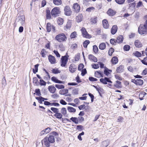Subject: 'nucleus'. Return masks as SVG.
Masks as SVG:
<instances>
[{
    "label": "nucleus",
    "mask_w": 147,
    "mask_h": 147,
    "mask_svg": "<svg viewBox=\"0 0 147 147\" xmlns=\"http://www.w3.org/2000/svg\"><path fill=\"white\" fill-rule=\"evenodd\" d=\"M93 47L94 52L95 53L97 52L98 51V49L96 45H94L93 46Z\"/></svg>",
    "instance_id": "55"
},
{
    "label": "nucleus",
    "mask_w": 147,
    "mask_h": 147,
    "mask_svg": "<svg viewBox=\"0 0 147 147\" xmlns=\"http://www.w3.org/2000/svg\"><path fill=\"white\" fill-rule=\"evenodd\" d=\"M133 82L138 85H142L143 83V80L140 79H137L134 80Z\"/></svg>",
    "instance_id": "15"
},
{
    "label": "nucleus",
    "mask_w": 147,
    "mask_h": 147,
    "mask_svg": "<svg viewBox=\"0 0 147 147\" xmlns=\"http://www.w3.org/2000/svg\"><path fill=\"white\" fill-rule=\"evenodd\" d=\"M110 43L113 45H115L116 43H117L116 40L112 38L110 40Z\"/></svg>",
    "instance_id": "53"
},
{
    "label": "nucleus",
    "mask_w": 147,
    "mask_h": 147,
    "mask_svg": "<svg viewBox=\"0 0 147 147\" xmlns=\"http://www.w3.org/2000/svg\"><path fill=\"white\" fill-rule=\"evenodd\" d=\"M53 3L55 5H61L62 2L61 0H53Z\"/></svg>",
    "instance_id": "26"
},
{
    "label": "nucleus",
    "mask_w": 147,
    "mask_h": 147,
    "mask_svg": "<svg viewBox=\"0 0 147 147\" xmlns=\"http://www.w3.org/2000/svg\"><path fill=\"white\" fill-rule=\"evenodd\" d=\"M61 112L64 115H66L67 113L66 109L64 107L62 108L61 110Z\"/></svg>",
    "instance_id": "39"
},
{
    "label": "nucleus",
    "mask_w": 147,
    "mask_h": 147,
    "mask_svg": "<svg viewBox=\"0 0 147 147\" xmlns=\"http://www.w3.org/2000/svg\"><path fill=\"white\" fill-rule=\"evenodd\" d=\"M46 18L47 19H50L51 18V15L50 13V11L49 10H47L46 11Z\"/></svg>",
    "instance_id": "25"
},
{
    "label": "nucleus",
    "mask_w": 147,
    "mask_h": 147,
    "mask_svg": "<svg viewBox=\"0 0 147 147\" xmlns=\"http://www.w3.org/2000/svg\"><path fill=\"white\" fill-rule=\"evenodd\" d=\"M54 116L55 117H56L57 118L59 119H61L63 117V115L62 114H61L60 113H55L54 115Z\"/></svg>",
    "instance_id": "30"
},
{
    "label": "nucleus",
    "mask_w": 147,
    "mask_h": 147,
    "mask_svg": "<svg viewBox=\"0 0 147 147\" xmlns=\"http://www.w3.org/2000/svg\"><path fill=\"white\" fill-rule=\"evenodd\" d=\"M86 69H83L82 71L81 75L82 76H84L86 73Z\"/></svg>",
    "instance_id": "64"
},
{
    "label": "nucleus",
    "mask_w": 147,
    "mask_h": 147,
    "mask_svg": "<svg viewBox=\"0 0 147 147\" xmlns=\"http://www.w3.org/2000/svg\"><path fill=\"white\" fill-rule=\"evenodd\" d=\"M117 27L116 25H115L113 26L111 30V33L112 34H114L117 32Z\"/></svg>",
    "instance_id": "18"
},
{
    "label": "nucleus",
    "mask_w": 147,
    "mask_h": 147,
    "mask_svg": "<svg viewBox=\"0 0 147 147\" xmlns=\"http://www.w3.org/2000/svg\"><path fill=\"white\" fill-rule=\"evenodd\" d=\"M52 28L53 32L55 31V27L53 26H51L50 23H48L47 25V29L48 32H50Z\"/></svg>",
    "instance_id": "10"
},
{
    "label": "nucleus",
    "mask_w": 147,
    "mask_h": 147,
    "mask_svg": "<svg viewBox=\"0 0 147 147\" xmlns=\"http://www.w3.org/2000/svg\"><path fill=\"white\" fill-rule=\"evenodd\" d=\"M118 62V59L117 57L116 56L113 57H112L111 62L113 64H116Z\"/></svg>",
    "instance_id": "23"
},
{
    "label": "nucleus",
    "mask_w": 147,
    "mask_h": 147,
    "mask_svg": "<svg viewBox=\"0 0 147 147\" xmlns=\"http://www.w3.org/2000/svg\"><path fill=\"white\" fill-rule=\"evenodd\" d=\"M90 42L89 40H86L84 41L83 43V46L85 48L87 47L89 43Z\"/></svg>",
    "instance_id": "49"
},
{
    "label": "nucleus",
    "mask_w": 147,
    "mask_h": 147,
    "mask_svg": "<svg viewBox=\"0 0 147 147\" xmlns=\"http://www.w3.org/2000/svg\"><path fill=\"white\" fill-rule=\"evenodd\" d=\"M134 55L137 57H140L142 56L141 53L138 51H136L133 53Z\"/></svg>",
    "instance_id": "37"
},
{
    "label": "nucleus",
    "mask_w": 147,
    "mask_h": 147,
    "mask_svg": "<svg viewBox=\"0 0 147 147\" xmlns=\"http://www.w3.org/2000/svg\"><path fill=\"white\" fill-rule=\"evenodd\" d=\"M76 32L75 31L73 32L70 35V37L71 38H75L76 36Z\"/></svg>",
    "instance_id": "43"
},
{
    "label": "nucleus",
    "mask_w": 147,
    "mask_h": 147,
    "mask_svg": "<svg viewBox=\"0 0 147 147\" xmlns=\"http://www.w3.org/2000/svg\"><path fill=\"white\" fill-rule=\"evenodd\" d=\"M78 90L76 89H74L72 91V94L74 95H76L78 94Z\"/></svg>",
    "instance_id": "61"
},
{
    "label": "nucleus",
    "mask_w": 147,
    "mask_h": 147,
    "mask_svg": "<svg viewBox=\"0 0 147 147\" xmlns=\"http://www.w3.org/2000/svg\"><path fill=\"white\" fill-rule=\"evenodd\" d=\"M114 50L112 48H111L109 50L108 53L109 55H112V53L114 52Z\"/></svg>",
    "instance_id": "46"
},
{
    "label": "nucleus",
    "mask_w": 147,
    "mask_h": 147,
    "mask_svg": "<svg viewBox=\"0 0 147 147\" xmlns=\"http://www.w3.org/2000/svg\"><path fill=\"white\" fill-rule=\"evenodd\" d=\"M58 135L57 133L53 131L50 133L49 137L45 138L43 140L44 144L47 147L50 146V143H53L55 142V138L57 137Z\"/></svg>",
    "instance_id": "1"
},
{
    "label": "nucleus",
    "mask_w": 147,
    "mask_h": 147,
    "mask_svg": "<svg viewBox=\"0 0 147 147\" xmlns=\"http://www.w3.org/2000/svg\"><path fill=\"white\" fill-rule=\"evenodd\" d=\"M91 22L92 24H94L96 23L97 22V18L94 17L91 18Z\"/></svg>",
    "instance_id": "34"
},
{
    "label": "nucleus",
    "mask_w": 147,
    "mask_h": 147,
    "mask_svg": "<svg viewBox=\"0 0 147 147\" xmlns=\"http://www.w3.org/2000/svg\"><path fill=\"white\" fill-rule=\"evenodd\" d=\"M92 68L94 69H97L99 68V65L98 64L93 63L92 64Z\"/></svg>",
    "instance_id": "45"
},
{
    "label": "nucleus",
    "mask_w": 147,
    "mask_h": 147,
    "mask_svg": "<svg viewBox=\"0 0 147 147\" xmlns=\"http://www.w3.org/2000/svg\"><path fill=\"white\" fill-rule=\"evenodd\" d=\"M71 23L69 21L67 22L65 26L67 30L71 28Z\"/></svg>",
    "instance_id": "41"
},
{
    "label": "nucleus",
    "mask_w": 147,
    "mask_h": 147,
    "mask_svg": "<svg viewBox=\"0 0 147 147\" xmlns=\"http://www.w3.org/2000/svg\"><path fill=\"white\" fill-rule=\"evenodd\" d=\"M2 84L3 86H5L6 84V81L5 77H4L2 80Z\"/></svg>",
    "instance_id": "59"
},
{
    "label": "nucleus",
    "mask_w": 147,
    "mask_h": 147,
    "mask_svg": "<svg viewBox=\"0 0 147 147\" xmlns=\"http://www.w3.org/2000/svg\"><path fill=\"white\" fill-rule=\"evenodd\" d=\"M94 8L93 7H90L87 8L86 9V11L88 12H91L92 10H94Z\"/></svg>",
    "instance_id": "57"
},
{
    "label": "nucleus",
    "mask_w": 147,
    "mask_h": 147,
    "mask_svg": "<svg viewBox=\"0 0 147 147\" xmlns=\"http://www.w3.org/2000/svg\"><path fill=\"white\" fill-rule=\"evenodd\" d=\"M18 22L22 25H23L25 23V18L24 15H22L18 17Z\"/></svg>",
    "instance_id": "6"
},
{
    "label": "nucleus",
    "mask_w": 147,
    "mask_h": 147,
    "mask_svg": "<svg viewBox=\"0 0 147 147\" xmlns=\"http://www.w3.org/2000/svg\"><path fill=\"white\" fill-rule=\"evenodd\" d=\"M142 63L143 64L147 65V57H145L143 60L141 61Z\"/></svg>",
    "instance_id": "48"
},
{
    "label": "nucleus",
    "mask_w": 147,
    "mask_h": 147,
    "mask_svg": "<svg viewBox=\"0 0 147 147\" xmlns=\"http://www.w3.org/2000/svg\"><path fill=\"white\" fill-rule=\"evenodd\" d=\"M139 33L141 35L146 34L147 33V30L143 26V24H141L138 29Z\"/></svg>",
    "instance_id": "3"
},
{
    "label": "nucleus",
    "mask_w": 147,
    "mask_h": 147,
    "mask_svg": "<svg viewBox=\"0 0 147 147\" xmlns=\"http://www.w3.org/2000/svg\"><path fill=\"white\" fill-rule=\"evenodd\" d=\"M73 7L74 9V11L77 12H79L80 10V6L77 3H74L73 5Z\"/></svg>",
    "instance_id": "13"
},
{
    "label": "nucleus",
    "mask_w": 147,
    "mask_h": 147,
    "mask_svg": "<svg viewBox=\"0 0 147 147\" xmlns=\"http://www.w3.org/2000/svg\"><path fill=\"white\" fill-rule=\"evenodd\" d=\"M55 39L59 42H61L65 41L67 39V37L64 34L61 33L57 35L55 37Z\"/></svg>",
    "instance_id": "2"
},
{
    "label": "nucleus",
    "mask_w": 147,
    "mask_h": 147,
    "mask_svg": "<svg viewBox=\"0 0 147 147\" xmlns=\"http://www.w3.org/2000/svg\"><path fill=\"white\" fill-rule=\"evenodd\" d=\"M67 89H62L60 90L59 93L61 95H65L68 93Z\"/></svg>",
    "instance_id": "28"
},
{
    "label": "nucleus",
    "mask_w": 147,
    "mask_h": 147,
    "mask_svg": "<svg viewBox=\"0 0 147 147\" xmlns=\"http://www.w3.org/2000/svg\"><path fill=\"white\" fill-rule=\"evenodd\" d=\"M89 80L90 81L92 82L96 81L97 80V79L96 78H94L93 77H89Z\"/></svg>",
    "instance_id": "62"
},
{
    "label": "nucleus",
    "mask_w": 147,
    "mask_h": 147,
    "mask_svg": "<svg viewBox=\"0 0 147 147\" xmlns=\"http://www.w3.org/2000/svg\"><path fill=\"white\" fill-rule=\"evenodd\" d=\"M51 71L52 73L54 74H57L60 73L61 72V71L60 70L57 68L53 69L51 70Z\"/></svg>",
    "instance_id": "35"
},
{
    "label": "nucleus",
    "mask_w": 147,
    "mask_h": 147,
    "mask_svg": "<svg viewBox=\"0 0 147 147\" xmlns=\"http://www.w3.org/2000/svg\"><path fill=\"white\" fill-rule=\"evenodd\" d=\"M48 89L49 91L52 93H54L56 90V88L52 85L49 86L48 87Z\"/></svg>",
    "instance_id": "16"
},
{
    "label": "nucleus",
    "mask_w": 147,
    "mask_h": 147,
    "mask_svg": "<svg viewBox=\"0 0 147 147\" xmlns=\"http://www.w3.org/2000/svg\"><path fill=\"white\" fill-rule=\"evenodd\" d=\"M35 92L36 93V94L38 96H40L41 95L39 89H36L35 90Z\"/></svg>",
    "instance_id": "58"
},
{
    "label": "nucleus",
    "mask_w": 147,
    "mask_h": 147,
    "mask_svg": "<svg viewBox=\"0 0 147 147\" xmlns=\"http://www.w3.org/2000/svg\"><path fill=\"white\" fill-rule=\"evenodd\" d=\"M65 14L67 16H70L71 13V11L69 7L66 6L64 8Z\"/></svg>",
    "instance_id": "12"
},
{
    "label": "nucleus",
    "mask_w": 147,
    "mask_h": 147,
    "mask_svg": "<svg viewBox=\"0 0 147 147\" xmlns=\"http://www.w3.org/2000/svg\"><path fill=\"white\" fill-rule=\"evenodd\" d=\"M116 2L119 4H122L125 2V0H115Z\"/></svg>",
    "instance_id": "47"
},
{
    "label": "nucleus",
    "mask_w": 147,
    "mask_h": 147,
    "mask_svg": "<svg viewBox=\"0 0 147 147\" xmlns=\"http://www.w3.org/2000/svg\"><path fill=\"white\" fill-rule=\"evenodd\" d=\"M95 76L96 77L98 78L99 77L101 76H101V74L98 71H96L95 72Z\"/></svg>",
    "instance_id": "52"
},
{
    "label": "nucleus",
    "mask_w": 147,
    "mask_h": 147,
    "mask_svg": "<svg viewBox=\"0 0 147 147\" xmlns=\"http://www.w3.org/2000/svg\"><path fill=\"white\" fill-rule=\"evenodd\" d=\"M83 126L81 125H78L77 126V129H78L79 131H81L82 130Z\"/></svg>",
    "instance_id": "63"
},
{
    "label": "nucleus",
    "mask_w": 147,
    "mask_h": 147,
    "mask_svg": "<svg viewBox=\"0 0 147 147\" xmlns=\"http://www.w3.org/2000/svg\"><path fill=\"white\" fill-rule=\"evenodd\" d=\"M77 67L74 64H71L69 67V71L71 73L74 72L77 69Z\"/></svg>",
    "instance_id": "9"
},
{
    "label": "nucleus",
    "mask_w": 147,
    "mask_h": 147,
    "mask_svg": "<svg viewBox=\"0 0 147 147\" xmlns=\"http://www.w3.org/2000/svg\"><path fill=\"white\" fill-rule=\"evenodd\" d=\"M57 22L59 25H61L63 23V19L61 18H58V20H57Z\"/></svg>",
    "instance_id": "36"
},
{
    "label": "nucleus",
    "mask_w": 147,
    "mask_h": 147,
    "mask_svg": "<svg viewBox=\"0 0 147 147\" xmlns=\"http://www.w3.org/2000/svg\"><path fill=\"white\" fill-rule=\"evenodd\" d=\"M40 84L42 86H45L46 85V82L42 79H40Z\"/></svg>",
    "instance_id": "50"
},
{
    "label": "nucleus",
    "mask_w": 147,
    "mask_h": 147,
    "mask_svg": "<svg viewBox=\"0 0 147 147\" xmlns=\"http://www.w3.org/2000/svg\"><path fill=\"white\" fill-rule=\"evenodd\" d=\"M70 119L76 124H78V119L77 117H72L70 118Z\"/></svg>",
    "instance_id": "32"
},
{
    "label": "nucleus",
    "mask_w": 147,
    "mask_h": 147,
    "mask_svg": "<svg viewBox=\"0 0 147 147\" xmlns=\"http://www.w3.org/2000/svg\"><path fill=\"white\" fill-rule=\"evenodd\" d=\"M51 109L54 113H57L59 112V109L57 108H54V107H51Z\"/></svg>",
    "instance_id": "42"
},
{
    "label": "nucleus",
    "mask_w": 147,
    "mask_h": 147,
    "mask_svg": "<svg viewBox=\"0 0 147 147\" xmlns=\"http://www.w3.org/2000/svg\"><path fill=\"white\" fill-rule=\"evenodd\" d=\"M51 129L50 127H48L42 131V134H43L44 133L47 134L49 133L51 130Z\"/></svg>",
    "instance_id": "27"
},
{
    "label": "nucleus",
    "mask_w": 147,
    "mask_h": 147,
    "mask_svg": "<svg viewBox=\"0 0 147 147\" xmlns=\"http://www.w3.org/2000/svg\"><path fill=\"white\" fill-rule=\"evenodd\" d=\"M100 80L101 82L105 84H107V82L112 83V82L110 80L109 78L107 77H105L104 78H101L100 79Z\"/></svg>",
    "instance_id": "7"
},
{
    "label": "nucleus",
    "mask_w": 147,
    "mask_h": 147,
    "mask_svg": "<svg viewBox=\"0 0 147 147\" xmlns=\"http://www.w3.org/2000/svg\"><path fill=\"white\" fill-rule=\"evenodd\" d=\"M102 24L103 27L105 29H107L109 28V25L108 24V22L107 20L105 19L102 20Z\"/></svg>",
    "instance_id": "14"
},
{
    "label": "nucleus",
    "mask_w": 147,
    "mask_h": 147,
    "mask_svg": "<svg viewBox=\"0 0 147 147\" xmlns=\"http://www.w3.org/2000/svg\"><path fill=\"white\" fill-rule=\"evenodd\" d=\"M135 45L136 47L137 48H140L142 46V43L140 42L139 40H135Z\"/></svg>",
    "instance_id": "21"
},
{
    "label": "nucleus",
    "mask_w": 147,
    "mask_h": 147,
    "mask_svg": "<svg viewBox=\"0 0 147 147\" xmlns=\"http://www.w3.org/2000/svg\"><path fill=\"white\" fill-rule=\"evenodd\" d=\"M78 122H81L84 120V118L82 117H79L78 118Z\"/></svg>",
    "instance_id": "60"
},
{
    "label": "nucleus",
    "mask_w": 147,
    "mask_h": 147,
    "mask_svg": "<svg viewBox=\"0 0 147 147\" xmlns=\"http://www.w3.org/2000/svg\"><path fill=\"white\" fill-rule=\"evenodd\" d=\"M108 14L110 16H113L115 13V11L111 9H109L107 12Z\"/></svg>",
    "instance_id": "29"
},
{
    "label": "nucleus",
    "mask_w": 147,
    "mask_h": 147,
    "mask_svg": "<svg viewBox=\"0 0 147 147\" xmlns=\"http://www.w3.org/2000/svg\"><path fill=\"white\" fill-rule=\"evenodd\" d=\"M106 45L104 43L102 42L99 45V47L101 50H104L106 47Z\"/></svg>",
    "instance_id": "31"
},
{
    "label": "nucleus",
    "mask_w": 147,
    "mask_h": 147,
    "mask_svg": "<svg viewBox=\"0 0 147 147\" xmlns=\"http://www.w3.org/2000/svg\"><path fill=\"white\" fill-rule=\"evenodd\" d=\"M48 59L49 62L51 64H54L56 63L55 57L53 56L49 55L48 56Z\"/></svg>",
    "instance_id": "8"
},
{
    "label": "nucleus",
    "mask_w": 147,
    "mask_h": 147,
    "mask_svg": "<svg viewBox=\"0 0 147 147\" xmlns=\"http://www.w3.org/2000/svg\"><path fill=\"white\" fill-rule=\"evenodd\" d=\"M130 49V47L128 45H125L123 47V49L125 51H128Z\"/></svg>",
    "instance_id": "54"
},
{
    "label": "nucleus",
    "mask_w": 147,
    "mask_h": 147,
    "mask_svg": "<svg viewBox=\"0 0 147 147\" xmlns=\"http://www.w3.org/2000/svg\"><path fill=\"white\" fill-rule=\"evenodd\" d=\"M36 98L38 100H42V101H44V100H47V98H44L42 96H40L39 97H36Z\"/></svg>",
    "instance_id": "51"
},
{
    "label": "nucleus",
    "mask_w": 147,
    "mask_h": 147,
    "mask_svg": "<svg viewBox=\"0 0 147 147\" xmlns=\"http://www.w3.org/2000/svg\"><path fill=\"white\" fill-rule=\"evenodd\" d=\"M39 66V64H37L34 65L35 69H33V72L35 74L38 71V67Z\"/></svg>",
    "instance_id": "38"
},
{
    "label": "nucleus",
    "mask_w": 147,
    "mask_h": 147,
    "mask_svg": "<svg viewBox=\"0 0 147 147\" xmlns=\"http://www.w3.org/2000/svg\"><path fill=\"white\" fill-rule=\"evenodd\" d=\"M51 80L53 82L59 84H63V82L58 80L57 78L55 76H53L51 78Z\"/></svg>",
    "instance_id": "19"
},
{
    "label": "nucleus",
    "mask_w": 147,
    "mask_h": 147,
    "mask_svg": "<svg viewBox=\"0 0 147 147\" xmlns=\"http://www.w3.org/2000/svg\"><path fill=\"white\" fill-rule=\"evenodd\" d=\"M68 56L66 55L62 57L61 58V66L63 67L65 66L68 61Z\"/></svg>",
    "instance_id": "5"
},
{
    "label": "nucleus",
    "mask_w": 147,
    "mask_h": 147,
    "mask_svg": "<svg viewBox=\"0 0 147 147\" xmlns=\"http://www.w3.org/2000/svg\"><path fill=\"white\" fill-rule=\"evenodd\" d=\"M124 66L122 65H120L117 67L116 71L117 73H120L122 72L124 70Z\"/></svg>",
    "instance_id": "17"
},
{
    "label": "nucleus",
    "mask_w": 147,
    "mask_h": 147,
    "mask_svg": "<svg viewBox=\"0 0 147 147\" xmlns=\"http://www.w3.org/2000/svg\"><path fill=\"white\" fill-rule=\"evenodd\" d=\"M55 86L56 88L58 89H61L64 88L65 86L61 84H56Z\"/></svg>",
    "instance_id": "40"
},
{
    "label": "nucleus",
    "mask_w": 147,
    "mask_h": 147,
    "mask_svg": "<svg viewBox=\"0 0 147 147\" xmlns=\"http://www.w3.org/2000/svg\"><path fill=\"white\" fill-rule=\"evenodd\" d=\"M67 110L70 112H75L76 111V110L75 109L71 107H67Z\"/></svg>",
    "instance_id": "33"
},
{
    "label": "nucleus",
    "mask_w": 147,
    "mask_h": 147,
    "mask_svg": "<svg viewBox=\"0 0 147 147\" xmlns=\"http://www.w3.org/2000/svg\"><path fill=\"white\" fill-rule=\"evenodd\" d=\"M33 82L34 83H35L36 85H37L38 82V79L36 77H35L33 78Z\"/></svg>",
    "instance_id": "56"
},
{
    "label": "nucleus",
    "mask_w": 147,
    "mask_h": 147,
    "mask_svg": "<svg viewBox=\"0 0 147 147\" xmlns=\"http://www.w3.org/2000/svg\"><path fill=\"white\" fill-rule=\"evenodd\" d=\"M60 13V9L58 7H54L51 11V14L52 15L55 17L59 16Z\"/></svg>",
    "instance_id": "4"
},
{
    "label": "nucleus",
    "mask_w": 147,
    "mask_h": 147,
    "mask_svg": "<svg viewBox=\"0 0 147 147\" xmlns=\"http://www.w3.org/2000/svg\"><path fill=\"white\" fill-rule=\"evenodd\" d=\"M88 58L90 60L95 62H96L97 61L96 58L92 55H90L88 56Z\"/></svg>",
    "instance_id": "20"
},
{
    "label": "nucleus",
    "mask_w": 147,
    "mask_h": 147,
    "mask_svg": "<svg viewBox=\"0 0 147 147\" xmlns=\"http://www.w3.org/2000/svg\"><path fill=\"white\" fill-rule=\"evenodd\" d=\"M123 36L122 35H120L117 37L116 42L117 43H121L123 41Z\"/></svg>",
    "instance_id": "22"
},
{
    "label": "nucleus",
    "mask_w": 147,
    "mask_h": 147,
    "mask_svg": "<svg viewBox=\"0 0 147 147\" xmlns=\"http://www.w3.org/2000/svg\"><path fill=\"white\" fill-rule=\"evenodd\" d=\"M46 53V51L45 49H42L40 53L42 57H45Z\"/></svg>",
    "instance_id": "44"
},
{
    "label": "nucleus",
    "mask_w": 147,
    "mask_h": 147,
    "mask_svg": "<svg viewBox=\"0 0 147 147\" xmlns=\"http://www.w3.org/2000/svg\"><path fill=\"white\" fill-rule=\"evenodd\" d=\"M83 16L81 14L79 15L76 18V20L78 22H81Z\"/></svg>",
    "instance_id": "24"
},
{
    "label": "nucleus",
    "mask_w": 147,
    "mask_h": 147,
    "mask_svg": "<svg viewBox=\"0 0 147 147\" xmlns=\"http://www.w3.org/2000/svg\"><path fill=\"white\" fill-rule=\"evenodd\" d=\"M81 31L82 35L84 37L86 38H88L89 37L90 35L88 34L85 28H82L81 29Z\"/></svg>",
    "instance_id": "11"
}]
</instances>
